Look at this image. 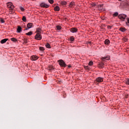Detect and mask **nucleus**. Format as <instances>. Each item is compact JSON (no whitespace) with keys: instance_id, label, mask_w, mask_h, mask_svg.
I'll return each instance as SVG.
<instances>
[{"instance_id":"9d476101","label":"nucleus","mask_w":129,"mask_h":129,"mask_svg":"<svg viewBox=\"0 0 129 129\" xmlns=\"http://www.w3.org/2000/svg\"><path fill=\"white\" fill-rule=\"evenodd\" d=\"M99 11H102L103 9V5H99L97 6Z\"/></svg>"},{"instance_id":"423d86ee","label":"nucleus","mask_w":129,"mask_h":129,"mask_svg":"<svg viewBox=\"0 0 129 129\" xmlns=\"http://www.w3.org/2000/svg\"><path fill=\"white\" fill-rule=\"evenodd\" d=\"M40 7L41 8H46V9H48V8H49V6L45 3H42L40 4Z\"/></svg>"},{"instance_id":"a211bd4d","label":"nucleus","mask_w":129,"mask_h":129,"mask_svg":"<svg viewBox=\"0 0 129 129\" xmlns=\"http://www.w3.org/2000/svg\"><path fill=\"white\" fill-rule=\"evenodd\" d=\"M124 7L126 8V9L129 10V2L125 3Z\"/></svg>"},{"instance_id":"4be33fe9","label":"nucleus","mask_w":129,"mask_h":129,"mask_svg":"<svg viewBox=\"0 0 129 129\" xmlns=\"http://www.w3.org/2000/svg\"><path fill=\"white\" fill-rule=\"evenodd\" d=\"M26 36H32L33 35V32L30 31L29 32H28L26 33Z\"/></svg>"},{"instance_id":"20e7f679","label":"nucleus","mask_w":129,"mask_h":129,"mask_svg":"<svg viewBox=\"0 0 129 129\" xmlns=\"http://www.w3.org/2000/svg\"><path fill=\"white\" fill-rule=\"evenodd\" d=\"M35 40H38V41H40L42 40V35H41L40 33H37L35 36Z\"/></svg>"},{"instance_id":"39448f33","label":"nucleus","mask_w":129,"mask_h":129,"mask_svg":"<svg viewBox=\"0 0 129 129\" xmlns=\"http://www.w3.org/2000/svg\"><path fill=\"white\" fill-rule=\"evenodd\" d=\"M27 28H26L24 31H28V30H29V29H31L32 28V27H33V23H29L27 24Z\"/></svg>"},{"instance_id":"412c9836","label":"nucleus","mask_w":129,"mask_h":129,"mask_svg":"<svg viewBox=\"0 0 129 129\" xmlns=\"http://www.w3.org/2000/svg\"><path fill=\"white\" fill-rule=\"evenodd\" d=\"M11 40L12 42H18V39L14 37L11 38Z\"/></svg>"},{"instance_id":"72a5a7b5","label":"nucleus","mask_w":129,"mask_h":129,"mask_svg":"<svg viewBox=\"0 0 129 129\" xmlns=\"http://www.w3.org/2000/svg\"><path fill=\"white\" fill-rule=\"evenodd\" d=\"M89 66H92V65H93V61H91L89 62Z\"/></svg>"},{"instance_id":"ea45409f","label":"nucleus","mask_w":129,"mask_h":129,"mask_svg":"<svg viewBox=\"0 0 129 129\" xmlns=\"http://www.w3.org/2000/svg\"><path fill=\"white\" fill-rule=\"evenodd\" d=\"M68 68H71V66L69 65V66H68Z\"/></svg>"},{"instance_id":"6e6552de","label":"nucleus","mask_w":129,"mask_h":129,"mask_svg":"<svg viewBox=\"0 0 129 129\" xmlns=\"http://www.w3.org/2000/svg\"><path fill=\"white\" fill-rule=\"evenodd\" d=\"M38 56L36 55H32L31 56V60H32V61H36V60H38Z\"/></svg>"},{"instance_id":"1a4fd4ad","label":"nucleus","mask_w":129,"mask_h":129,"mask_svg":"<svg viewBox=\"0 0 129 129\" xmlns=\"http://www.w3.org/2000/svg\"><path fill=\"white\" fill-rule=\"evenodd\" d=\"M70 31L72 33H77L78 29L76 28H72L70 29Z\"/></svg>"},{"instance_id":"393cba45","label":"nucleus","mask_w":129,"mask_h":129,"mask_svg":"<svg viewBox=\"0 0 129 129\" xmlns=\"http://www.w3.org/2000/svg\"><path fill=\"white\" fill-rule=\"evenodd\" d=\"M45 46L46 47V48H48V49H50L51 48V46L50 45V44H49V43H47L45 45Z\"/></svg>"},{"instance_id":"f704fd0d","label":"nucleus","mask_w":129,"mask_h":129,"mask_svg":"<svg viewBox=\"0 0 129 129\" xmlns=\"http://www.w3.org/2000/svg\"><path fill=\"white\" fill-rule=\"evenodd\" d=\"M125 84L126 85H129V79H128L126 81H125Z\"/></svg>"},{"instance_id":"bb28decb","label":"nucleus","mask_w":129,"mask_h":129,"mask_svg":"<svg viewBox=\"0 0 129 129\" xmlns=\"http://www.w3.org/2000/svg\"><path fill=\"white\" fill-rule=\"evenodd\" d=\"M22 21H23V22H27V18H26V16L23 17Z\"/></svg>"},{"instance_id":"aec40b11","label":"nucleus","mask_w":129,"mask_h":129,"mask_svg":"<svg viewBox=\"0 0 129 129\" xmlns=\"http://www.w3.org/2000/svg\"><path fill=\"white\" fill-rule=\"evenodd\" d=\"M126 21L127 22H125L126 26H127L129 27V18L127 17L126 18Z\"/></svg>"},{"instance_id":"4468645a","label":"nucleus","mask_w":129,"mask_h":129,"mask_svg":"<svg viewBox=\"0 0 129 129\" xmlns=\"http://www.w3.org/2000/svg\"><path fill=\"white\" fill-rule=\"evenodd\" d=\"M54 11H55V12H59V11H60V7L58 6H56L54 8Z\"/></svg>"},{"instance_id":"a878e982","label":"nucleus","mask_w":129,"mask_h":129,"mask_svg":"<svg viewBox=\"0 0 129 129\" xmlns=\"http://www.w3.org/2000/svg\"><path fill=\"white\" fill-rule=\"evenodd\" d=\"M74 40H75V38L73 36H71L70 37V41H71V42H74Z\"/></svg>"},{"instance_id":"58836bf2","label":"nucleus","mask_w":129,"mask_h":129,"mask_svg":"<svg viewBox=\"0 0 129 129\" xmlns=\"http://www.w3.org/2000/svg\"><path fill=\"white\" fill-rule=\"evenodd\" d=\"M92 7H95L96 6V4L93 3V4H92Z\"/></svg>"},{"instance_id":"dca6fc26","label":"nucleus","mask_w":129,"mask_h":129,"mask_svg":"<svg viewBox=\"0 0 129 129\" xmlns=\"http://www.w3.org/2000/svg\"><path fill=\"white\" fill-rule=\"evenodd\" d=\"M60 4L61 5V6H66V5H67V2L61 1Z\"/></svg>"},{"instance_id":"ddd939ff","label":"nucleus","mask_w":129,"mask_h":129,"mask_svg":"<svg viewBox=\"0 0 129 129\" xmlns=\"http://www.w3.org/2000/svg\"><path fill=\"white\" fill-rule=\"evenodd\" d=\"M109 59H110L109 56H107L105 57H102V61H105V60H109Z\"/></svg>"},{"instance_id":"9b49d317","label":"nucleus","mask_w":129,"mask_h":129,"mask_svg":"<svg viewBox=\"0 0 129 129\" xmlns=\"http://www.w3.org/2000/svg\"><path fill=\"white\" fill-rule=\"evenodd\" d=\"M75 6V3H74V2H72L70 3L69 7L70 8H74Z\"/></svg>"},{"instance_id":"c756f323","label":"nucleus","mask_w":129,"mask_h":129,"mask_svg":"<svg viewBox=\"0 0 129 129\" xmlns=\"http://www.w3.org/2000/svg\"><path fill=\"white\" fill-rule=\"evenodd\" d=\"M20 10L21 11V12H24L25 11V9L22 6H21L20 7Z\"/></svg>"},{"instance_id":"473e14b6","label":"nucleus","mask_w":129,"mask_h":129,"mask_svg":"<svg viewBox=\"0 0 129 129\" xmlns=\"http://www.w3.org/2000/svg\"><path fill=\"white\" fill-rule=\"evenodd\" d=\"M49 4H51V5L52 4H54V0H48Z\"/></svg>"},{"instance_id":"2eb2a0df","label":"nucleus","mask_w":129,"mask_h":129,"mask_svg":"<svg viewBox=\"0 0 129 129\" xmlns=\"http://www.w3.org/2000/svg\"><path fill=\"white\" fill-rule=\"evenodd\" d=\"M41 31H42V29H41L40 28H38L36 29L35 33H37V34H41Z\"/></svg>"},{"instance_id":"c85d7f7f","label":"nucleus","mask_w":129,"mask_h":129,"mask_svg":"<svg viewBox=\"0 0 129 129\" xmlns=\"http://www.w3.org/2000/svg\"><path fill=\"white\" fill-rule=\"evenodd\" d=\"M118 15V13L115 12L114 14H113V17H117Z\"/></svg>"},{"instance_id":"f3484780","label":"nucleus","mask_w":129,"mask_h":129,"mask_svg":"<svg viewBox=\"0 0 129 129\" xmlns=\"http://www.w3.org/2000/svg\"><path fill=\"white\" fill-rule=\"evenodd\" d=\"M17 31V33H21V32H22V27L18 26Z\"/></svg>"},{"instance_id":"f03ea898","label":"nucleus","mask_w":129,"mask_h":129,"mask_svg":"<svg viewBox=\"0 0 129 129\" xmlns=\"http://www.w3.org/2000/svg\"><path fill=\"white\" fill-rule=\"evenodd\" d=\"M127 16L124 14H121L118 16V18L121 21V22H124L125 19H126Z\"/></svg>"},{"instance_id":"f8f14e48","label":"nucleus","mask_w":129,"mask_h":129,"mask_svg":"<svg viewBox=\"0 0 129 129\" xmlns=\"http://www.w3.org/2000/svg\"><path fill=\"white\" fill-rule=\"evenodd\" d=\"M8 40H9L8 38H5V39H2L1 41V44H5V43H6Z\"/></svg>"},{"instance_id":"e433bc0d","label":"nucleus","mask_w":129,"mask_h":129,"mask_svg":"<svg viewBox=\"0 0 129 129\" xmlns=\"http://www.w3.org/2000/svg\"><path fill=\"white\" fill-rule=\"evenodd\" d=\"M89 66H86L84 67V69H85V70H89Z\"/></svg>"},{"instance_id":"4c0bfd02","label":"nucleus","mask_w":129,"mask_h":129,"mask_svg":"<svg viewBox=\"0 0 129 129\" xmlns=\"http://www.w3.org/2000/svg\"><path fill=\"white\" fill-rule=\"evenodd\" d=\"M100 66H101V68H102V66H103V65H104V63H103V62H101L100 63Z\"/></svg>"},{"instance_id":"c9c22d12","label":"nucleus","mask_w":129,"mask_h":129,"mask_svg":"<svg viewBox=\"0 0 129 129\" xmlns=\"http://www.w3.org/2000/svg\"><path fill=\"white\" fill-rule=\"evenodd\" d=\"M56 28L58 29V30H61V29H62V27L59 25L57 26H56Z\"/></svg>"},{"instance_id":"7c9ffc66","label":"nucleus","mask_w":129,"mask_h":129,"mask_svg":"<svg viewBox=\"0 0 129 129\" xmlns=\"http://www.w3.org/2000/svg\"><path fill=\"white\" fill-rule=\"evenodd\" d=\"M128 40V39L125 37L122 38V41H123L124 42H127Z\"/></svg>"},{"instance_id":"6ab92c4d","label":"nucleus","mask_w":129,"mask_h":129,"mask_svg":"<svg viewBox=\"0 0 129 129\" xmlns=\"http://www.w3.org/2000/svg\"><path fill=\"white\" fill-rule=\"evenodd\" d=\"M48 70H49V71H51L54 69V68H53V66H50L47 68Z\"/></svg>"},{"instance_id":"cd10ccee","label":"nucleus","mask_w":129,"mask_h":129,"mask_svg":"<svg viewBox=\"0 0 129 129\" xmlns=\"http://www.w3.org/2000/svg\"><path fill=\"white\" fill-rule=\"evenodd\" d=\"M39 50H40V51H43L45 50V48L43 47L40 46L39 47Z\"/></svg>"},{"instance_id":"0eeeda50","label":"nucleus","mask_w":129,"mask_h":129,"mask_svg":"<svg viewBox=\"0 0 129 129\" xmlns=\"http://www.w3.org/2000/svg\"><path fill=\"white\" fill-rule=\"evenodd\" d=\"M96 82H103V78L99 77L96 79Z\"/></svg>"},{"instance_id":"5701e85b","label":"nucleus","mask_w":129,"mask_h":129,"mask_svg":"<svg viewBox=\"0 0 129 129\" xmlns=\"http://www.w3.org/2000/svg\"><path fill=\"white\" fill-rule=\"evenodd\" d=\"M110 42V41L109 40H108V39H106V40H105V42H104L105 45H108V44H109Z\"/></svg>"},{"instance_id":"f257e3e1","label":"nucleus","mask_w":129,"mask_h":129,"mask_svg":"<svg viewBox=\"0 0 129 129\" xmlns=\"http://www.w3.org/2000/svg\"><path fill=\"white\" fill-rule=\"evenodd\" d=\"M7 7L9 8L10 13L11 14H13V10L15 9V6H14V5H13V3L11 2H8L7 3Z\"/></svg>"},{"instance_id":"7ed1b4c3","label":"nucleus","mask_w":129,"mask_h":129,"mask_svg":"<svg viewBox=\"0 0 129 129\" xmlns=\"http://www.w3.org/2000/svg\"><path fill=\"white\" fill-rule=\"evenodd\" d=\"M59 65L60 66V67H66L67 65H66V63H65V61L62 59H59L57 61Z\"/></svg>"},{"instance_id":"2f4dec72","label":"nucleus","mask_w":129,"mask_h":129,"mask_svg":"<svg viewBox=\"0 0 129 129\" xmlns=\"http://www.w3.org/2000/svg\"><path fill=\"white\" fill-rule=\"evenodd\" d=\"M0 21L2 24H4V23H5V20L2 18H0Z\"/></svg>"},{"instance_id":"b1692460","label":"nucleus","mask_w":129,"mask_h":129,"mask_svg":"<svg viewBox=\"0 0 129 129\" xmlns=\"http://www.w3.org/2000/svg\"><path fill=\"white\" fill-rule=\"evenodd\" d=\"M119 31H120L121 32H125V31H126V29H125V28H120L119 29Z\"/></svg>"},{"instance_id":"a19ab883","label":"nucleus","mask_w":129,"mask_h":129,"mask_svg":"<svg viewBox=\"0 0 129 129\" xmlns=\"http://www.w3.org/2000/svg\"><path fill=\"white\" fill-rule=\"evenodd\" d=\"M119 1V2H121V0H118Z\"/></svg>"}]
</instances>
